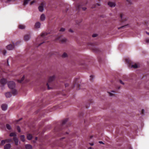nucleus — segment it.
<instances>
[{
    "label": "nucleus",
    "mask_w": 149,
    "mask_h": 149,
    "mask_svg": "<svg viewBox=\"0 0 149 149\" xmlns=\"http://www.w3.org/2000/svg\"><path fill=\"white\" fill-rule=\"evenodd\" d=\"M8 87L12 90V94L14 95H16L17 92V90L14 89L15 87V82L13 81H10L8 83Z\"/></svg>",
    "instance_id": "1"
},
{
    "label": "nucleus",
    "mask_w": 149,
    "mask_h": 149,
    "mask_svg": "<svg viewBox=\"0 0 149 149\" xmlns=\"http://www.w3.org/2000/svg\"><path fill=\"white\" fill-rule=\"evenodd\" d=\"M54 76L50 77H49L48 82L46 84L47 88L49 90L52 88L53 87V81L55 79Z\"/></svg>",
    "instance_id": "2"
},
{
    "label": "nucleus",
    "mask_w": 149,
    "mask_h": 149,
    "mask_svg": "<svg viewBox=\"0 0 149 149\" xmlns=\"http://www.w3.org/2000/svg\"><path fill=\"white\" fill-rule=\"evenodd\" d=\"M48 33H41L40 36H38L36 39L37 41L39 40H45L47 39V37Z\"/></svg>",
    "instance_id": "3"
},
{
    "label": "nucleus",
    "mask_w": 149,
    "mask_h": 149,
    "mask_svg": "<svg viewBox=\"0 0 149 149\" xmlns=\"http://www.w3.org/2000/svg\"><path fill=\"white\" fill-rule=\"evenodd\" d=\"M125 61L129 65V67L133 68H138V66L136 64H135L134 65L132 64L133 63L130 60L128 59H126Z\"/></svg>",
    "instance_id": "4"
},
{
    "label": "nucleus",
    "mask_w": 149,
    "mask_h": 149,
    "mask_svg": "<svg viewBox=\"0 0 149 149\" xmlns=\"http://www.w3.org/2000/svg\"><path fill=\"white\" fill-rule=\"evenodd\" d=\"M79 79V78H75L74 79L73 82L74 85L72 88H74V86H76L77 88V89H80V85L78 83Z\"/></svg>",
    "instance_id": "5"
},
{
    "label": "nucleus",
    "mask_w": 149,
    "mask_h": 149,
    "mask_svg": "<svg viewBox=\"0 0 149 149\" xmlns=\"http://www.w3.org/2000/svg\"><path fill=\"white\" fill-rule=\"evenodd\" d=\"M61 36L57 37L56 38V40H59V41L62 43H65V42L67 40L65 38L61 39Z\"/></svg>",
    "instance_id": "6"
},
{
    "label": "nucleus",
    "mask_w": 149,
    "mask_h": 149,
    "mask_svg": "<svg viewBox=\"0 0 149 149\" xmlns=\"http://www.w3.org/2000/svg\"><path fill=\"white\" fill-rule=\"evenodd\" d=\"M14 45L13 43V44H10L7 46V48L9 50H11L14 48Z\"/></svg>",
    "instance_id": "7"
},
{
    "label": "nucleus",
    "mask_w": 149,
    "mask_h": 149,
    "mask_svg": "<svg viewBox=\"0 0 149 149\" xmlns=\"http://www.w3.org/2000/svg\"><path fill=\"white\" fill-rule=\"evenodd\" d=\"M30 38V34L29 33V34L25 35L24 36V40L26 41L28 40Z\"/></svg>",
    "instance_id": "8"
},
{
    "label": "nucleus",
    "mask_w": 149,
    "mask_h": 149,
    "mask_svg": "<svg viewBox=\"0 0 149 149\" xmlns=\"http://www.w3.org/2000/svg\"><path fill=\"white\" fill-rule=\"evenodd\" d=\"M1 84L3 86L4 85L7 83V80L5 79H2L0 81Z\"/></svg>",
    "instance_id": "9"
},
{
    "label": "nucleus",
    "mask_w": 149,
    "mask_h": 149,
    "mask_svg": "<svg viewBox=\"0 0 149 149\" xmlns=\"http://www.w3.org/2000/svg\"><path fill=\"white\" fill-rule=\"evenodd\" d=\"M43 6L44 4L43 3H42L38 8V9L40 11L42 12L44 10Z\"/></svg>",
    "instance_id": "10"
},
{
    "label": "nucleus",
    "mask_w": 149,
    "mask_h": 149,
    "mask_svg": "<svg viewBox=\"0 0 149 149\" xmlns=\"http://www.w3.org/2000/svg\"><path fill=\"white\" fill-rule=\"evenodd\" d=\"M108 4L111 7H114L116 6V4L114 2L109 1L108 2Z\"/></svg>",
    "instance_id": "11"
},
{
    "label": "nucleus",
    "mask_w": 149,
    "mask_h": 149,
    "mask_svg": "<svg viewBox=\"0 0 149 149\" xmlns=\"http://www.w3.org/2000/svg\"><path fill=\"white\" fill-rule=\"evenodd\" d=\"M7 106L6 104H3L1 106V108L3 111H5L7 109Z\"/></svg>",
    "instance_id": "12"
},
{
    "label": "nucleus",
    "mask_w": 149,
    "mask_h": 149,
    "mask_svg": "<svg viewBox=\"0 0 149 149\" xmlns=\"http://www.w3.org/2000/svg\"><path fill=\"white\" fill-rule=\"evenodd\" d=\"M13 140L15 142L16 145L17 146L18 145V140L16 137H13Z\"/></svg>",
    "instance_id": "13"
},
{
    "label": "nucleus",
    "mask_w": 149,
    "mask_h": 149,
    "mask_svg": "<svg viewBox=\"0 0 149 149\" xmlns=\"http://www.w3.org/2000/svg\"><path fill=\"white\" fill-rule=\"evenodd\" d=\"M5 95L6 97L9 98L12 96V94L10 92H8L5 93Z\"/></svg>",
    "instance_id": "14"
},
{
    "label": "nucleus",
    "mask_w": 149,
    "mask_h": 149,
    "mask_svg": "<svg viewBox=\"0 0 149 149\" xmlns=\"http://www.w3.org/2000/svg\"><path fill=\"white\" fill-rule=\"evenodd\" d=\"M92 49L93 51L96 53H99L100 52V49L99 48L97 47H93Z\"/></svg>",
    "instance_id": "15"
},
{
    "label": "nucleus",
    "mask_w": 149,
    "mask_h": 149,
    "mask_svg": "<svg viewBox=\"0 0 149 149\" xmlns=\"http://www.w3.org/2000/svg\"><path fill=\"white\" fill-rule=\"evenodd\" d=\"M11 145L10 144H6L4 146V149H10Z\"/></svg>",
    "instance_id": "16"
},
{
    "label": "nucleus",
    "mask_w": 149,
    "mask_h": 149,
    "mask_svg": "<svg viewBox=\"0 0 149 149\" xmlns=\"http://www.w3.org/2000/svg\"><path fill=\"white\" fill-rule=\"evenodd\" d=\"M40 23L39 22H36L35 25V27L36 28H39L40 27Z\"/></svg>",
    "instance_id": "17"
},
{
    "label": "nucleus",
    "mask_w": 149,
    "mask_h": 149,
    "mask_svg": "<svg viewBox=\"0 0 149 149\" xmlns=\"http://www.w3.org/2000/svg\"><path fill=\"white\" fill-rule=\"evenodd\" d=\"M25 147L26 149H32V146L29 144H26L25 145Z\"/></svg>",
    "instance_id": "18"
},
{
    "label": "nucleus",
    "mask_w": 149,
    "mask_h": 149,
    "mask_svg": "<svg viewBox=\"0 0 149 149\" xmlns=\"http://www.w3.org/2000/svg\"><path fill=\"white\" fill-rule=\"evenodd\" d=\"M27 139L29 140H31L32 138V136L30 134H28L27 136Z\"/></svg>",
    "instance_id": "19"
},
{
    "label": "nucleus",
    "mask_w": 149,
    "mask_h": 149,
    "mask_svg": "<svg viewBox=\"0 0 149 149\" xmlns=\"http://www.w3.org/2000/svg\"><path fill=\"white\" fill-rule=\"evenodd\" d=\"M45 19V17L44 14H42L40 16V19L41 21H44Z\"/></svg>",
    "instance_id": "20"
},
{
    "label": "nucleus",
    "mask_w": 149,
    "mask_h": 149,
    "mask_svg": "<svg viewBox=\"0 0 149 149\" xmlns=\"http://www.w3.org/2000/svg\"><path fill=\"white\" fill-rule=\"evenodd\" d=\"M10 136H13L14 137H16V134L15 132H12L9 135Z\"/></svg>",
    "instance_id": "21"
},
{
    "label": "nucleus",
    "mask_w": 149,
    "mask_h": 149,
    "mask_svg": "<svg viewBox=\"0 0 149 149\" xmlns=\"http://www.w3.org/2000/svg\"><path fill=\"white\" fill-rule=\"evenodd\" d=\"M68 119L66 118L62 122V126H63L68 121Z\"/></svg>",
    "instance_id": "22"
},
{
    "label": "nucleus",
    "mask_w": 149,
    "mask_h": 149,
    "mask_svg": "<svg viewBox=\"0 0 149 149\" xmlns=\"http://www.w3.org/2000/svg\"><path fill=\"white\" fill-rule=\"evenodd\" d=\"M21 140L23 142H24L25 141L24 136V135H22L20 136Z\"/></svg>",
    "instance_id": "23"
},
{
    "label": "nucleus",
    "mask_w": 149,
    "mask_h": 149,
    "mask_svg": "<svg viewBox=\"0 0 149 149\" xmlns=\"http://www.w3.org/2000/svg\"><path fill=\"white\" fill-rule=\"evenodd\" d=\"M24 76H23L22 77V78L21 79H20V80H17V81L19 83H22V81L24 80Z\"/></svg>",
    "instance_id": "24"
},
{
    "label": "nucleus",
    "mask_w": 149,
    "mask_h": 149,
    "mask_svg": "<svg viewBox=\"0 0 149 149\" xmlns=\"http://www.w3.org/2000/svg\"><path fill=\"white\" fill-rule=\"evenodd\" d=\"M19 28L21 29H24L25 28V26L24 25H19Z\"/></svg>",
    "instance_id": "25"
},
{
    "label": "nucleus",
    "mask_w": 149,
    "mask_h": 149,
    "mask_svg": "<svg viewBox=\"0 0 149 149\" xmlns=\"http://www.w3.org/2000/svg\"><path fill=\"white\" fill-rule=\"evenodd\" d=\"M30 0H24L23 5H25L27 4L29 1Z\"/></svg>",
    "instance_id": "26"
},
{
    "label": "nucleus",
    "mask_w": 149,
    "mask_h": 149,
    "mask_svg": "<svg viewBox=\"0 0 149 149\" xmlns=\"http://www.w3.org/2000/svg\"><path fill=\"white\" fill-rule=\"evenodd\" d=\"M6 142L8 143L12 142L13 141V140L11 139H7L5 140Z\"/></svg>",
    "instance_id": "27"
},
{
    "label": "nucleus",
    "mask_w": 149,
    "mask_h": 149,
    "mask_svg": "<svg viewBox=\"0 0 149 149\" xmlns=\"http://www.w3.org/2000/svg\"><path fill=\"white\" fill-rule=\"evenodd\" d=\"M81 6L80 4H78L76 7L77 10H79L81 8Z\"/></svg>",
    "instance_id": "28"
},
{
    "label": "nucleus",
    "mask_w": 149,
    "mask_h": 149,
    "mask_svg": "<svg viewBox=\"0 0 149 149\" xmlns=\"http://www.w3.org/2000/svg\"><path fill=\"white\" fill-rule=\"evenodd\" d=\"M6 127L7 128L8 130H10L11 129V127L10 125L8 124H6Z\"/></svg>",
    "instance_id": "29"
},
{
    "label": "nucleus",
    "mask_w": 149,
    "mask_h": 149,
    "mask_svg": "<svg viewBox=\"0 0 149 149\" xmlns=\"http://www.w3.org/2000/svg\"><path fill=\"white\" fill-rule=\"evenodd\" d=\"M67 56V54L65 52L62 55V57L63 58H65Z\"/></svg>",
    "instance_id": "30"
},
{
    "label": "nucleus",
    "mask_w": 149,
    "mask_h": 149,
    "mask_svg": "<svg viewBox=\"0 0 149 149\" xmlns=\"http://www.w3.org/2000/svg\"><path fill=\"white\" fill-rule=\"evenodd\" d=\"M127 2L129 4L131 5L132 4V2L131 0H126Z\"/></svg>",
    "instance_id": "31"
},
{
    "label": "nucleus",
    "mask_w": 149,
    "mask_h": 149,
    "mask_svg": "<svg viewBox=\"0 0 149 149\" xmlns=\"http://www.w3.org/2000/svg\"><path fill=\"white\" fill-rule=\"evenodd\" d=\"M128 25L127 24V25H125L122 26L118 28V29H122V28H125Z\"/></svg>",
    "instance_id": "32"
},
{
    "label": "nucleus",
    "mask_w": 149,
    "mask_h": 149,
    "mask_svg": "<svg viewBox=\"0 0 149 149\" xmlns=\"http://www.w3.org/2000/svg\"><path fill=\"white\" fill-rule=\"evenodd\" d=\"M17 130L19 132H21L20 128L19 126H17Z\"/></svg>",
    "instance_id": "33"
},
{
    "label": "nucleus",
    "mask_w": 149,
    "mask_h": 149,
    "mask_svg": "<svg viewBox=\"0 0 149 149\" xmlns=\"http://www.w3.org/2000/svg\"><path fill=\"white\" fill-rule=\"evenodd\" d=\"M6 141L5 140H2L1 141V144L2 145H3L5 143Z\"/></svg>",
    "instance_id": "34"
},
{
    "label": "nucleus",
    "mask_w": 149,
    "mask_h": 149,
    "mask_svg": "<svg viewBox=\"0 0 149 149\" xmlns=\"http://www.w3.org/2000/svg\"><path fill=\"white\" fill-rule=\"evenodd\" d=\"M94 77L93 76V75H91L90 76V79L91 81H92V80L93 79Z\"/></svg>",
    "instance_id": "35"
},
{
    "label": "nucleus",
    "mask_w": 149,
    "mask_h": 149,
    "mask_svg": "<svg viewBox=\"0 0 149 149\" xmlns=\"http://www.w3.org/2000/svg\"><path fill=\"white\" fill-rule=\"evenodd\" d=\"M123 15V14H121L120 15V18L121 19V21L122 22L123 21L122 19Z\"/></svg>",
    "instance_id": "36"
},
{
    "label": "nucleus",
    "mask_w": 149,
    "mask_h": 149,
    "mask_svg": "<svg viewBox=\"0 0 149 149\" xmlns=\"http://www.w3.org/2000/svg\"><path fill=\"white\" fill-rule=\"evenodd\" d=\"M2 52L3 55H5L6 53V50H3V51Z\"/></svg>",
    "instance_id": "37"
},
{
    "label": "nucleus",
    "mask_w": 149,
    "mask_h": 149,
    "mask_svg": "<svg viewBox=\"0 0 149 149\" xmlns=\"http://www.w3.org/2000/svg\"><path fill=\"white\" fill-rule=\"evenodd\" d=\"M65 30V29L64 28H62L60 30V31H64Z\"/></svg>",
    "instance_id": "38"
},
{
    "label": "nucleus",
    "mask_w": 149,
    "mask_h": 149,
    "mask_svg": "<svg viewBox=\"0 0 149 149\" xmlns=\"http://www.w3.org/2000/svg\"><path fill=\"white\" fill-rule=\"evenodd\" d=\"M97 34H93V35H92V37H97Z\"/></svg>",
    "instance_id": "39"
},
{
    "label": "nucleus",
    "mask_w": 149,
    "mask_h": 149,
    "mask_svg": "<svg viewBox=\"0 0 149 149\" xmlns=\"http://www.w3.org/2000/svg\"><path fill=\"white\" fill-rule=\"evenodd\" d=\"M108 93H109L110 96H112L114 95L113 94V93H112L110 92H109Z\"/></svg>",
    "instance_id": "40"
},
{
    "label": "nucleus",
    "mask_w": 149,
    "mask_h": 149,
    "mask_svg": "<svg viewBox=\"0 0 149 149\" xmlns=\"http://www.w3.org/2000/svg\"><path fill=\"white\" fill-rule=\"evenodd\" d=\"M35 1H32L30 3V5H32L35 2Z\"/></svg>",
    "instance_id": "41"
},
{
    "label": "nucleus",
    "mask_w": 149,
    "mask_h": 149,
    "mask_svg": "<svg viewBox=\"0 0 149 149\" xmlns=\"http://www.w3.org/2000/svg\"><path fill=\"white\" fill-rule=\"evenodd\" d=\"M119 81H120V82L121 84H123V85H124V83L121 80H119Z\"/></svg>",
    "instance_id": "42"
},
{
    "label": "nucleus",
    "mask_w": 149,
    "mask_h": 149,
    "mask_svg": "<svg viewBox=\"0 0 149 149\" xmlns=\"http://www.w3.org/2000/svg\"><path fill=\"white\" fill-rule=\"evenodd\" d=\"M146 43H148L149 42V39H147L146 40Z\"/></svg>",
    "instance_id": "43"
},
{
    "label": "nucleus",
    "mask_w": 149,
    "mask_h": 149,
    "mask_svg": "<svg viewBox=\"0 0 149 149\" xmlns=\"http://www.w3.org/2000/svg\"><path fill=\"white\" fill-rule=\"evenodd\" d=\"M144 112V110L143 109H142L141 110V114H143Z\"/></svg>",
    "instance_id": "44"
},
{
    "label": "nucleus",
    "mask_w": 149,
    "mask_h": 149,
    "mask_svg": "<svg viewBox=\"0 0 149 149\" xmlns=\"http://www.w3.org/2000/svg\"><path fill=\"white\" fill-rule=\"evenodd\" d=\"M82 8L84 10H85L86 9V8L85 7H82Z\"/></svg>",
    "instance_id": "45"
},
{
    "label": "nucleus",
    "mask_w": 149,
    "mask_h": 149,
    "mask_svg": "<svg viewBox=\"0 0 149 149\" xmlns=\"http://www.w3.org/2000/svg\"><path fill=\"white\" fill-rule=\"evenodd\" d=\"M45 42L44 41L43 42H41V43H40L38 45V46H40V45H41L42 44V43H44Z\"/></svg>",
    "instance_id": "46"
},
{
    "label": "nucleus",
    "mask_w": 149,
    "mask_h": 149,
    "mask_svg": "<svg viewBox=\"0 0 149 149\" xmlns=\"http://www.w3.org/2000/svg\"><path fill=\"white\" fill-rule=\"evenodd\" d=\"M68 84H65V87H67L68 86Z\"/></svg>",
    "instance_id": "47"
},
{
    "label": "nucleus",
    "mask_w": 149,
    "mask_h": 149,
    "mask_svg": "<svg viewBox=\"0 0 149 149\" xmlns=\"http://www.w3.org/2000/svg\"><path fill=\"white\" fill-rule=\"evenodd\" d=\"M69 31L70 32H72V33L73 32V31L72 30H71V29H69Z\"/></svg>",
    "instance_id": "48"
},
{
    "label": "nucleus",
    "mask_w": 149,
    "mask_h": 149,
    "mask_svg": "<svg viewBox=\"0 0 149 149\" xmlns=\"http://www.w3.org/2000/svg\"><path fill=\"white\" fill-rule=\"evenodd\" d=\"M89 104L88 105H86V107L87 108H88L89 107Z\"/></svg>",
    "instance_id": "49"
},
{
    "label": "nucleus",
    "mask_w": 149,
    "mask_h": 149,
    "mask_svg": "<svg viewBox=\"0 0 149 149\" xmlns=\"http://www.w3.org/2000/svg\"><path fill=\"white\" fill-rule=\"evenodd\" d=\"M99 143H102V144H103V142L102 141H99Z\"/></svg>",
    "instance_id": "50"
},
{
    "label": "nucleus",
    "mask_w": 149,
    "mask_h": 149,
    "mask_svg": "<svg viewBox=\"0 0 149 149\" xmlns=\"http://www.w3.org/2000/svg\"><path fill=\"white\" fill-rule=\"evenodd\" d=\"M90 144L91 146H93V143H91Z\"/></svg>",
    "instance_id": "51"
},
{
    "label": "nucleus",
    "mask_w": 149,
    "mask_h": 149,
    "mask_svg": "<svg viewBox=\"0 0 149 149\" xmlns=\"http://www.w3.org/2000/svg\"><path fill=\"white\" fill-rule=\"evenodd\" d=\"M93 137V136H90V139H91V138H92Z\"/></svg>",
    "instance_id": "52"
},
{
    "label": "nucleus",
    "mask_w": 149,
    "mask_h": 149,
    "mask_svg": "<svg viewBox=\"0 0 149 149\" xmlns=\"http://www.w3.org/2000/svg\"><path fill=\"white\" fill-rule=\"evenodd\" d=\"M88 149H92V148L91 147H90Z\"/></svg>",
    "instance_id": "53"
},
{
    "label": "nucleus",
    "mask_w": 149,
    "mask_h": 149,
    "mask_svg": "<svg viewBox=\"0 0 149 149\" xmlns=\"http://www.w3.org/2000/svg\"><path fill=\"white\" fill-rule=\"evenodd\" d=\"M111 92H113V93H115V91H111Z\"/></svg>",
    "instance_id": "54"
},
{
    "label": "nucleus",
    "mask_w": 149,
    "mask_h": 149,
    "mask_svg": "<svg viewBox=\"0 0 149 149\" xmlns=\"http://www.w3.org/2000/svg\"><path fill=\"white\" fill-rule=\"evenodd\" d=\"M129 149H132L130 147Z\"/></svg>",
    "instance_id": "55"
},
{
    "label": "nucleus",
    "mask_w": 149,
    "mask_h": 149,
    "mask_svg": "<svg viewBox=\"0 0 149 149\" xmlns=\"http://www.w3.org/2000/svg\"><path fill=\"white\" fill-rule=\"evenodd\" d=\"M149 35V33L146 32Z\"/></svg>",
    "instance_id": "56"
},
{
    "label": "nucleus",
    "mask_w": 149,
    "mask_h": 149,
    "mask_svg": "<svg viewBox=\"0 0 149 149\" xmlns=\"http://www.w3.org/2000/svg\"><path fill=\"white\" fill-rule=\"evenodd\" d=\"M11 1V0H8V1Z\"/></svg>",
    "instance_id": "57"
},
{
    "label": "nucleus",
    "mask_w": 149,
    "mask_h": 149,
    "mask_svg": "<svg viewBox=\"0 0 149 149\" xmlns=\"http://www.w3.org/2000/svg\"><path fill=\"white\" fill-rule=\"evenodd\" d=\"M65 134H68V133L67 132H65Z\"/></svg>",
    "instance_id": "58"
},
{
    "label": "nucleus",
    "mask_w": 149,
    "mask_h": 149,
    "mask_svg": "<svg viewBox=\"0 0 149 149\" xmlns=\"http://www.w3.org/2000/svg\"><path fill=\"white\" fill-rule=\"evenodd\" d=\"M64 138V137L61 138V139H63Z\"/></svg>",
    "instance_id": "59"
},
{
    "label": "nucleus",
    "mask_w": 149,
    "mask_h": 149,
    "mask_svg": "<svg viewBox=\"0 0 149 149\" xmlns=\"http://www.w3.org/2000/svg\"><path fill=\"white\" fill-rule=\"evenodd\" d=\"M22 119L21 118V119H20L18 121H19L20 120H21Z\"/></svg>",
    "instance_id": "60"
},
{
    "label": "nucleus",
    "mask_w": 149,
    "mask_h": 149,
    "mask_svg": "<svg viewBox=\"0 0 149 149\" xmlns=\"http://www.w3.org/2000/svg\"><path fill=\"white\" fill-rule=\"evenodd\" d=\"M36 140H37V137H36Z\"/></svg>",
    "instance_id": "61"
},
{
    "label": "nucleus",
    "mask_w": 149,
    "mask_h": 149,
    "mask_svg": "<svg viewBox=\"0 0 149 149\" xmlns=\"http://www.w3.org/2000/svg\"><path fill=\"white\" fill-rule=\"evenodd\" d=\"M90 102H91V103H92V101H90Z\"/></svg>",
    "instance_id": "62"
},
{
    "label": "nucleus",
    "mask_w": 149,
    "mask_h": 149,
    "mask_svg": "<svg viewBox=\"0 0 149 149\" xmlns=\"http://www.w3.org/2000/svg\"><path fill=\"white\" fill-rule=\"evenodd\" d=\"M8 61H7V63H8Z\"/></svg>",
    "instance_id": "63"
},
{
    "label": "nucleus",
    "mask_w": 149,
    "mask_h": 149,
    "mask_svg": "<svg viewBox=\"0 0 149 149\" xmlns=\"http://www.w3.org/2000/svg\"><path fill=\"white\" fill-rule=\"evenodd\" d=\"M99 61L100 62V60H99Z\"/></svg>",
    "instance_id": "64"
}]
</instances>
